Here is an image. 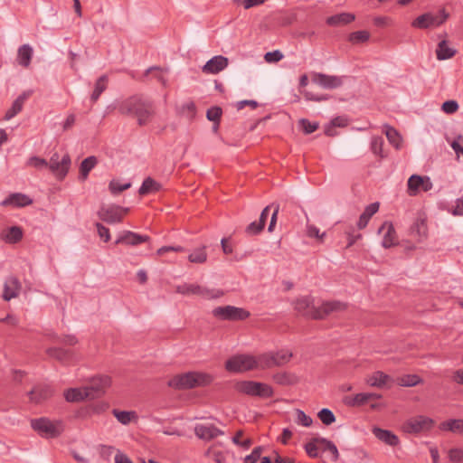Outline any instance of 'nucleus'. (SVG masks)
Instances as JSON below:
<instances>
[{
    "label": "nucleus",
    "mask_w": 463,
    "mask_h": 463,
    "mask_svg": "<svg viewBox=\"0 0 463 463\" xmlns=\"http://www.w3.org/2000/svg\"><path fill=\"white\" fill-rule=\"evenodd\" d=\"M118 109L122 115L137 118L139 126L149 123L156 113L153 102L138 95L123 100Z\"/></svg>",
    "instance_id": "f257e3e1"
},
{
    "label": "nucleus",
    "mask_w": 463,
    "mask_h": 463,
    "mask_svg": "<svg viewBox=\"0 0 463 463\" xmlns=\"http://www.w3.org/2000/svg\"><path fill=\"white\" fill-rule=\"evenodd\" d=\"M344 308L345 305L338 301L326 302L321 307H316L312 305V300L307 297L298 298L295 302L296 311L299 315L312 319H324L332 312Z\"/></svg>",
    "instance_id": "f03ea898"
},
{
    "label": "nucleus",
    "mask_w": 463,
    "mask_h": 463,
    "mask_svg": "<svg viewBox=\"0 0 463 463\" xmlns=\"http://www.w3.org/2000/svg\"><path fill=\"white\" fill-rule=\"evenodd\" d=\"M213 381V375L202 372H187L171 378L167 385L175 390H188L210 385Z\"/></svg>",
    "instance_id": "7ed1b4c3"
},
{
    "label": "nucleus",
    "mask_w": 463,
    "mask_h": 463,
    "mask_svg": "<svg viewBox=\"0 0 463 463\" xmlns=\"http://www.w3.org/2000/svg\"><path fill=\"white\" fill-rule=\"evenodd\" d=\"M449 18V13L445 8H441L437 14L426 12L419 15L411 22V25L416 29L427 30L442 25Z\"/></svg>",
    "instance_id": "20e7f679"
},
{
    "label": "nucleus",
    "mask_w": 463,
    "mask_h": 463,
    "mask_svg": "<svg viewBox=\"0 0 463 463\" xmlns=\"http://www.w3.org/2000/svg\"><path fill=\"white\" fill-rule=\"evenodd\" d=\"M225 369L230 373H243L259 369L258 358L249 354L235 355L226 361Z\"/></svg>",
    "instance_id": "39448f33"
},
{
    "label": "nucleus",
    "mask_w": 463,
    "mask_h": 463,
    "mask_svg": "<svg viewBox=\"0 0 463 463\" xmlns=\"http://www.w3.org/2000/svg\"><path fill=\"white\" fill-rule=\"evenodd\" d=\"M293 354L291 352H270L258 355V365L259 369L266 370L273 367H279L288 364L292 358Z\"/></svg>",
    "instance_id": "423d86ee"
},
{
    "label": "nucleus",
    "mask_w": 463,
    "mask_h": 463,
    "mask_svg": "<svg viewBox=\"0 0 463 463\" xmlns=\"http://www.w3.org/2000/svg\"><path fill=\"white\" fill-rule=\"evenodd\" d=\"M236 389L249 396L270 398L274 395V390L270 385L260 382L242 381L237 383Z\"/></svg>",
    "instance_id": "0eeeda50"
},
{
    "label": "nucleus",
    "mask_w": 463,
    "mask_h": 463,
    "mask_svg": "<svg viewBox=\"0 0 463 463\" xmlns=\"http://www.w3.org/2000/svg\"><path fill=\"white\" fill-rule=\"evenodd\" d=\"M212 314L217 319L223 321H243L250 316L245 308L230 305L217 307L213 309Z\"/></svg>",
    "instance_id": "6e6552de"
},
{
    "label": "nucleus",
    "mask_w": 463,
    "mask_h": 463,
    "mask_svg": "<svg viewBox=\"0 0 463 463\" xmlns=\"http://www.w3.org/2000/svg\"><path fill=\"white\" fill-rule=\"evenodd\" d=\"M111 385V378L109 375H99L90 379V384L85 387L89 399L94 400L102 397Z\"/></svg>",
    "instance_id": "1a4fd4ad"
},
{
    "label": "nucleus",
    "mask_w": 463,
    "mask_h": 463,
    "mask_svg": "<svg viewBox=\"0 0 463 463\" xmlns=\"http://www.w3.org/2000/svg\"><path fill=\"white\" fill-rule=\"evenodd\" d=\"M364 139L357 138L356 140L341 139L335 146V152L340 156H353L365 147Z\"/></svg>",
    "instance_id": "9d476101"
},
{
    "label": "nucleus",
    "mask_w": 463,
    "mask_h": 463,
    "mask_svg": "<svg viewBox=\"0 0 463 463\" xmlns=\"http://www.w3.org/2000/svg\"><path fill=\"white\" fill-rule=\"evenodd\" d=\"M434 426V420L429 417L419 415L408 420L402 426L407 433H420L428 431Z\"/></svg>",
    "instance_id": "9b49d317"
},
{
    "label": "nucleus",
    "mask_w": 463,
    "mask_h": 463,
    "mask_svg": "<svg viewBox=\"0 0 463 463\" xmlns=\"http://www.w3.org/2000/svg\"><path fill=\"white\" fill-rule=\"evenodd\" d=\"M71 164V160L69 154L64 155L60 162L58 153H54L47 167H49L51 172L54 174L58 179L62 180L67 175Z\"/></svg>",
    "instance_id": "f8f14e48"
},
{
    "label": "nucleus",
    "mask_w": 463,
    "mask_h": 463,
    "mask_svg": "<svg viewBox=\"0 0 463 463\" xmlns=\"http://www.w3.org/2000/svg\"><path fill=\"white\" fill-rule=\"evenodd\" d=\"M175 292L182 295H197L205 298H218L219 295L213 294V291L197 284L184 283L175 288Z\"/></svg>",
    "instance_id": "ddd939ff"
},
{
    "label": "nucleus",
    "mask_w": 463,
    "mask_h": 463,
    "mask_svg": "<svg viewBox=\"0 0 463 463\" xmlns=\"http://www.w3.org/2000/svg\"><path fill=\"white\" fill-rule=\"evenodd\" d=\"M121 209L122 206L115 204L109 207L101 206L97 214L102 222H105L109 224L121 222L123 221Z\"/></svg>",
    "instance_id": "4468645a"
},
{
    "label": "nucleus",
    "mask_w": 463,
    "mask_h": 463,
    "mask_svg": "<svg viewBox=\"0 0 463 463\" xmlns=\"http://www.w3.org/2000/svg\"><path fill=\"white\" fill-rule=\"evenodd\" d=\"M54 393L52 386L48 384H36L29 392L30 402L35 404L42 403L52 397Z\"/></svg>",
    "instance_id": "2eb2a0df"
},
{
    "label": "nucleus",
    "mask_w": 463,
    "mask_h": 463,
    "mask_svg": "<svg viewBox=\"0 0 463 463\" xmlns=\"http://www.w3.org/2000/svg\"><path fill=\"white\" fill-rule=\"evenodd\" d=\"M31 426L35 431L41 434H46L52 438H55L60 434L56 426L49 419L44 417L33 420Z\"/></svg>",
    "instance_id": "dca6fc26"
},
{
    "label": "nucleus",
    "mask_w": 463,
    "mask_h": 463,
    "mask_svg": "<svg viewBox=\"0 0 463 463\" xmlns=\"http://www.w3.org/2000/svg\"><path fill=\"white\" fill-rule=\"evenodd\" d=\"M150 237L147 235H141L131 231H125L115 241V244H124L126 246H137L144 242H148Z\"/></svg>",
    "instance_id": "f3484780"
},
{
    "label": "nucleus",
    "mask_w": 463,
    "mask_h": 463,
    "mask_svg": "<svg viewBox=\"0 0 463 463\" xmlns=\"http://www.w3.org/2000/svg\"><path fill=\"white\" fill-rule=\"evenodd\" d=\"M22 290V284L18 278L11 276L6 279L4 284L2 298L5 301H10L19 296Z\"/></svg>",
    "instance_id": "a211bd4d"
},
{
    "label": "nucleus",
    "mask_w": 463,
    "mask_h": 463,
    "mask_svg": "<svg viewBox=\"0 0 463 463\" xmlns=\"http://www.w3.org/2000/svg\"><path fill=\"white\" fill-rule=\"evenodd\" d=\"M312 80L321 86L324 89H336L342 86L343 80L341 77L334 76V75H326L324 73H315L313 75Z\"/></svg>",
    "instance_id": "6ab92c4d"
},
{
    "label": "nucleus",
    "mask_w": 463,
    "mask_h": 463,
    "mask_svg": "<svg viewBox=\"0 0 463 463\" xmlns=\"http://www.w3.org/2000/svg\"><path fill=\"white\" fill-rule=\"evenodd\" d=\"M195 435L204 440H211L223 432L215 427L213 424H198L194 428Z\"/></svg>",
    "instance_id": "aec40b11"
},
{
    "label": "nucleus",
    "mask_w": 463,
    "mask_h": 463,
    "mask_svg": "<svg viewBox=\"0 0 463 463\" xmlns=\"http://www.w3.org/2000/svg\"><path fill=\"white\" fill-rule=\"evenodd\" d=\"M228 66V58L217 55L210 59L203 66L204 73L216 74L224 70Z\"/></svg>",
    "instance_id": "412c9836"
},
{
    "label": "nucleus",
    "mask_w": 463,
    "mask_h": 463,
    "mask_svg": "<svg viewBox=\"0 0 463 463\" xmlns=\"http://www.w3.org/2000/svg\"><path fill=\"white\" fill-rule=\"evenodd\" d=\"M372 432L380 441L388 446L396 447L400 444L399 437L391 430L373 427Z\"/></svg>",
    "instance_id": "4be33fe9"
},
{
    "label": "nucleus",
    "mask_w": 463,
    "mask_h": 463,
    "mask_svg": "<svg viewBox=\"0 0 463 463\" xmlns=\"http://www.w3.org/2000/svg\"><path fill=\"white\" fill-rule=\"evenodd\" d=\"M33 203V200L26 194L14 193L11 194L8 197H6L2 203L3 206L12 205L14 207H24L31 205Z\"/></svg>",
    "instance_id": "5701e85b"
},
{
    "label": "nucleus",
    "mask_w": 463,
    "mask_h": 463,
    "mask_svg": "<svg viewBox=\"0 0 463 463\" xmlns=\"http://www.w3.org/2000/svg\"><path fill=\"white\" fill-rule=\"evenodd\" d=\"M275 383L282 386H291L299 383V377L290 372H278L272 375Z\"/></svg>",
    "instance_id": "b1692460"
},
{
    "label": "nucleus",
    "mask_w": 463,
    "mask_h": 463,
    "mask_svg": "<svg viewBox=\"0 0 463 463\" xmlns=\"http://www.w3.org/2000/svg\"><path fill=\"white\" fill-rule=\"evenodd\" d=\"M383 230H386V232L383 235L382 242L383 247L387 249L395 245L396 232L392 223L390 222H384L383 225L379 228L378 232H382Z\"/></svg>",
    "instance_id": "393cba45"
},
{
    "label": "nucleus",
    "mask_w": 463,
    "mask_h": 463,
    "mask_svg": "<svg viewBox=\"0 0 463 463\" xmlns=\"http://www.w3.org/2000/svg\"><path fill=\"white\" fill-rule=\"evenodd\" d=\"M379 207L380 203L378 202L370 203L365 207L364 213L360 215L357 222V228L359 230H363L367 226L372 216L379 211Z\"/></svg>",
    "instance_id": "a878e982"
},
{
    "label": "nucleus",
    "mask_w": 463,
    "mask_h": 463,
    "mask_svg": "<svg viewBox=\"0 0 463 463\" xmlns=\"http://www.w3.org/2000/svg\"><path fill=\"white\" fill-rule=\"evenodd\" d=\"M392 382L390 375L386 374L382 371L374 372L368 379L367 383L370 386L383 388Z\"/></svg>",
    "instance_id": "bb28decb"
},
{
    "label": "nucleus",
    "mask_w": 463,
    "mask_h": 463,
    "mask_svg": "<svg viewBox=\"0 0 463 463\" xmlns=\"http://www.w3.org/2000/svg\"><path fill=\"white\" fill-rule=\"evenodd\" d=\"M64 398L68 402H80L85 399H89V393L84 388H69L64 391Z\"/></svg>",
    "instance_id": "cd10ccee"
},
{
    "label": "nucleus",
    "mask_w": 463,
    "mask_h": 463,
    "mask_svg": "<svg viewBox=\"0 0 463 463\" xmlns=\"http://www.w3.org/2000/svg\"><path fill=\"white\" fill-rule=\"evenodd\" d=\"M355 16L351 13H341L326 18V24L330 26L345 25L354 21Z\"/></svg>",
    "instance_id": "c85d7f7f"
},
{
    "label": "nucleus",
    "mask_w": 463,
    "mask_h": 463,
    "mask_svg": "<svg viewBox=\"0 0 463 463\" xmlns=\"http://www.w3.org/2000/svg\"><path fill=\"white\" fill-rule=\"evenodd\" d=\"M97 164L98 159L95 156H90L85 158L80 165L79 180L81 182L87 180L90 172L96 166Z\"/></svg>",
    "instance_id": "c756f323"
},
{
    "label": "nucleus",
    "mask_w": 463,
    "mask_h": 463,
    "mask_svg": "<svg viewBox=\"0 0 463 463\" xmlns=\"http://www.w3.org/2000/svg\"><path fill=\"white\" fill-rule=\"evenodd\" d=\"M46 353L48 355L61 363H67L73 357V353L71 350H66L60 347H50L46 350Z\"/></svg>",
    "instance_id": "7c9ffc66"
},
{
    "label": "nucleus",
    "mask_w": 463,
    "mask_h": 463,
    "mask_svg": "<svg viewBox=\"0 0 463 463\" xmlns=\"http://www.w3.org/2000/svg\"><path fill=\"white\" fill-rule=\"evenodd\" d=\"M411 235L417 237L419 241L426 238L428 235L427 222L424 218H418L411 227Z\"/></svg>",
    "instance_id": "2f4dec72"
},
{
    "label": "nucleus",
    "mask_w": 463,
    "mask_h": 463,
    "mask_svg": "<svg viewBox=\"0 0 463 463\" xmlns=\"http://www.w3.org/2000/svg\"><path fill=\"white\" fill-rule=\"evenodd\" d=\"M112 414L123 425H128L131 421L137 420V415L135 411H119L113 409Z\"/></svg>",
    "instance_id": "473e14b6"
},
{
    "label": "nucleus",
    "mask_w": 463,
    "mask_h": 463,
    "mask_svg": "<svg viewBox=\"0 0 463 463\" xmlns=\"http://www.w3.org/2000/svg\"><path fill=\"white\" fill-rule=\"evenodd\" d=\"M457 51L448 46V42L443 40L439 43L436 54L437 58L439 61L447 60L452 58L456 54Z\"/></svg>",
    "instance_id": "72a5a7b5"
},
{
    "label": "nucleus",
    "mask_w": 463,
    "mask_h": 463,
    "mask_svg": "<svg viewBox=\"0 0 463 463\" xmlns=\"http://www.w3.org/2000/svg\"><path fill=\"white\" fill-rule=\"evenodd\" d=\"M322 439L321 437H316L305 444V450L310 458H316L318 457V451L322 450L323 448V444L320 441Z\"/></svg>",
    "instance_id": "f704fd0d"
},
{
    "label": "nucleus",
    "mask_w": 463,
    "mask_h": 463,
    "mask_svg": "<svg viewBox=\"0 0 463 463\" xmlns=\"http://www.w3.org/2000/svg\"><path fill=\"white\" fill-rule=\"evenodd\" d=\"M385 131L386 137L388 141L396 148L399 149L402 143V137L400 133L392 126L384 125L383 126Z\"/></svg>",
    "instance_id": "c9c22d12"
},
{
    "label": "nucleus",
    "mask_w": 463,
    "mask_h": 463,
    "mask_svg": "<svg viewBox=\"0 0 463 463\" xmlns=\"http://www.w3.org/2000/svg\"><path fill=\"white\" fill-rule=\"evenodd\" d=\"M161 187V184L155 181L152 177H146L143 181V184L138 190V194L140 195H146L147 194L159 191Z\"/></svg>",
    "instance_id": "e433bc0d"
},
{
    "label": "nucleus",
    "mask_w": 463,
    "mask_h": 463,
    "mask_svg": "<svg viewBox=\"0 0 463 463\" xmlns=\"http://www.w3.org/2000/svg\"><path fill=\"white\" fill-rule=\"evenodd\" d=\"M33 49L29 44H24L18 49V62L24 67H28L31 63Z\"/></svg>",
    "instance_id": "4c0bfd02"
},
{
    "label": "nucleus",
    "mask_w": 463,
    "mask_h": 463,
    "mask_svg": "<svg viewBox=\"0 0 463 463\" xmlns=\"http://www.w3.org/2000/svg\"><path fill=\"white\" fill-rule=\"evenodd\" d=\"M396 383L400 386L413 387L423 383V380L417 374H404L398 377Z\"/></svg>",
    "instance_id": "58836bf2"
},
{
    "label": "nucleus",
    "mask_w": 463,
    "mask_h": 463,
    "mask_svg": "<svg viewBox=\"0 0 463 463\" xmlns=\"http://www.w3.org/2000/svg\"><path fill=\"white\" fill-rule=\"evenodd\" d=\"M109 408V404L105 402H100L98 403L90 404L85 409H82L79 411L80 416L87 415V414H100L106 411Z\"/></svg>",
    "instance_id": "ea45409f"
},
{
    "label": "nucleus",
    "mask_w": 463,
    "mask_h": 463,
    "mask_svg": "<svg viewBox=\"0 0 463 463\" xmlns=\"http://www.w3.org/2000/svg\"><path fill=\"white\" fill-rule=\"evenodd\" d=\"M5 242L7 243H17L23 239V230L19 226H12L9 228L6 232V233L4 235V238Z\"/></svg>",
    "instance_id": "a19ab883"
},
{
    "label": "nucleus",
    "mask_w": 463,
    "mask_h": 463,
    "mask_svg": "<svg viewBox=\"0 0 463 463\" xmlns=\"http://www.w3.org/2000/svg\"><path fill=\"white\" fill-rule=\"evenodd\" d=\"M108 80L109 79L107 75H102L97 80L94 90L92 91V94L90 96V99L92 102H96L99 99L101 93L107 89Z\"/></svg>",
    "instance_id": "79ce46f5"
},
{
    "label": "nucleus",
    "mask_w": 463,
    "mask_h": 463,
    "mask_svg": "<svg viewBox=\"0 0 463 463\" xmlns=\"http://www.w3.org/2000/svg\"><path fill=\"white\" fill-rule=\"evenodd\" d=\"M439 429L442 430H449L451 432H463V420H449L440 423Z\"/></svg>",
    "instance_id": "37998d69"
},
{
    "label": "nucleus",
    "mask_w": 463,
    "mask_h": 463,
    "mask_svg": "<svg viewBox=\"0 0 463 463\" xmlns=\"http://www.w3.org/2000/svg\"><path fill=\"white\" fill-rule=\"evenodd\" d=\"M423 184V177L418 175H412L408 180V191L410 195H416Z\"/></svg>",
    "instance_id": "c03bdc74"
},
{
    "label": "nucleus",
    "mask_w": 463,
    "mask_h": 463,
    "mask_svg": "<svg viewBox=\"0 0 463 463\" xmlns=\"http://www.w3.org/2000/svg\"><path fill=\"white\" fill-rule=\"evenodd\" d=\"M320 441L323 444L322 451H329L331 453V461L335 463L339 459V452L336 446L326 438Z\"/></svg>",
    "instance_id": "a18cd8bd"
},
{
    "label": "nucleus",
    "mask_w": 463,
    "mask_h": 463,
    "mask_svg": "<svg viewBox=\"0 0 463 463\" xmlns=\"http://www.w3.org/2000/svg\"><path fill=\"white\" fill-rule=\"evenodd\" d=\"M369 38L370 33L368 31L363 30L351 33L348 36V41L353 44H359L367 42Z\"/></svg>",
    "instance_id": "49530a36"
},
{
    "label": "nucleus",
    "mask_w": 463,
    "mask_h": 463,
    "mask_svg": "<svg viewBox=\"0 0 463 463\" xmlns=\"http://www.w3.org/2000/svg\"><path fill=\"white\" fill-rule=\"evenodd\" d=\"M369 401L366 392H360L354 395L353 398H345V403L347 406L355 407L362 406Z\"/></svg>",
    "instance_id": "de8ad7c7"
},
{
    "label": "nucleus",
    "mask_w": 463,
    "mask_h": 463,
    "mask_svg": "<svg viewBox=\"0 0 463 463\" xmlns=\"http://www.w3.org/2000/svg\"><path fill=\"white\" fill-rule=\"evenodd\" d=\"M317 417L322 421V423L326 426L331 425L336 420L333 411L327 408L320 410L317 413Z\"/></svg>",
    "instance_id": "09e8293b"
},
{
    "label": "nucleus",
    "mask_w": 463,
    "mask_h": 463,
    "mask_svg": "<svg viewBox=\"0 0 463 463\" xmlns=\"http://www.w3.org/2000/svg\"><path fill=\"white\" fill-rule=\"evenodd\" d=\"M207 254L205 252V247L196 249L193 253L188 256L189 261L193 263H203L206 261Z\"/></svg>",
    "instance_id": "8fccbe9b"
},
{
    "label": "nucleus",
    "mask_w": 463,
    "mask_h": 463,
    "mask_svg": "<svg viewBox=\"0 0 463 463\" xmlns=\"http://www.w3.org/2000/svg\"><path fill=\"white\" fill-rule=\"evenodd\" d=\"M383 139L382 137H373L371 142V150L372 152L379 156L381 158H383L385 156L383 153Z\"/></svg>",
    "instance_id": "3c124183"
},
{
    "label": "nucleus",
    "mask_w": 463,
    "mask_h": 463,
    "mask_svg": "<svg viewBox=\"0 0 463 463\" xmlns=\"http://www.w3.org/2000/svg\"><path fill=\"white\" fill-rule=\"evenodd\" d=\"M222 109L219 106H213L207 109L206 118L213 122L221 121Z\"/></svg>",
    "instance_id": "603ef678"
},
{
    "label": "nucleus",
    "mask_w": 463,
    "mask_h": 463,
    "mask_svg": "<svg viewBox=\"0 0 463 463\" xmlns=\"http://www.w3.org/2000/svg\"><path fill=\"white\" fill-rule=\"evenodd\" d=\"M299 125L301 126L304 133L307 135L315 132L319 127L317 122H310L307 118H301L299 120Z\"/></svg>",
    "instance_id": "864d4df0"
},
{
    "label": "nucleus",
    "mask_w": 463,
    "mask_h": 463,
    "mask_svg": "<svg viewBox=\"0 0 463 463\" xmlns=\"http://www.w3.org/2000/svg\"><path fill=\"white\" fill-rule=\"evenodd\" d=\"M297 422L304 427H310L313 423L311 417L307 415L302 410L297 409Z\"/></svg>",
    "instance_id": "5fc2aeb1"
},
{
    "label": "nucleus",
    "mask_w": 463,
    "mask_h": 463,
    "mask_svg": "<svg viewBox=\"0 0 463 463\" xmlns=\"http://www.w3.org/2000/svg\"><path fill=\"white\" fill-rule=\"evenodd\" d=\"M131 186V183H126L124 184H120L118 182L112 180L109 182V190L111 194H118L127 189H128Z\"/></svg>",
    "instance_id": "6e6d98bb"
},
{
    "label": "nucleus",
    "mask_w": 463,
    "mask_h": 463,
    "mask_svg": "<svg viewBox=\"0 0 463 463\" xmlns=\"http://www.w3.org/2000/svg\"><path fill=\"white\" fill-rule=\"evenodd\" d=\"M449 458L454 463H463V449H450L449 450Z\"/></svg>",
    "instance_id": "4d7b16f0"
},
{
    "label": "nucleus",
    "mask_w": 463,
    "mask_h": 463,
    "mask_svg": "<svg viewBox=\"0 0 463 463\" xmlns=\"http://www.w3.org/2000/svg\"><path fill=\"white\" fill-rule=\"evenodd\" d=\"M441 109L447 114H453L458 109V104L453 99L446 100L443 102Z\"/></svg>",
    "instance_id": "13d9d810"
},
{
    "label": "nucleus",
    "mask_w": 463,
    "mask_h": 463,
    "mask_svg": "<svg viewBox=\"0 0 463 463\" xmlns=\"http://www.w3.org/2000/svg\"><path fill=\"white\" fill-rule=\"evenodd\" d=\"M307 235L310 238H317L318 241H323L326 232L320 233L319 229L315 225H308L307 228Z\"/></svg>",
    "instance_id": "bf43d9fd"
},
{
    "label": "nucleus",
    "mask_w": 463,
    "mask_h": 463,
    "mask_svg": "<svg viewBox=\"0 0 463 463\" xmlns=\"http://www.w3.org/2000/svg\"><path fill=\"white\" fill-rule=\"evenodd\" d=\"M263 229L264 226L261 223L259 222H252L246 227L245 232L249 235H256L259 234Z\"/></svg>",
    "instance_id": "052dcab7"
},
{
    "label": "nucleus",
    "mask_w": 463,
    "mask_h": 463,
    "mask_svg": "<svg viewBox=\"0 0 463 463\" xmlns=\"http://www.w3.org/2000/svg\"><path fill=\"white\" fill-rule=\"evenodd\" d=\"M95 225L99 238L103 240L104 242H108L110 240L109 230L100 222H97Z\"/></svg>",
    "instance_id": "680f3d73"
},
{
    "label": "nucleus",
    "mask_w": 463,
    "mask_h": 463,
    "mask_svg": "<svg viewBox=\"0 0 463 463\" xmlns=\"http://www.w3.org/2000/svg\"><path fill=\"white\" fill-rule=\"evenodd\" d=\"M283 58V54L280 51L276 50L273 52H266L264 59L267 62H278Z\"/></svg>",
    "instance_id": "e2e57ef3"
},
{
    "label": "nucleus",
    "mask_w": 463,
    "mask_h": 463,
    "mask_svg": "<svg viewBox=\"0 0 463 463\" xmlns=\"http://www.w3.org/2000/svg\"><path fill=\"white\" fill-rule=\"evenodd\" d=\"M32 91H24L21 95L17 97V99L13 102V107L17 109V110L21 111L23 109L24 103L25 99L31 95Z\"/></svg>",
    "instance_id": "0e129e2a"
},
{
    "label": "nucleus",
    "mask_w": 463,
    "mask_h": 463,
    "mask_svg": "<svg viewBox=\"0 0 463 463\" xmlns=\"http://www.w3.org/2000/svg\"><path fill=\"white\" fill-rule=\"evenodd\" d=\"M28 163H29V165H31L36 168L47 167V165H48V162L45 159L40 158L38 156H32L29 159Z\"/></svg>",
    "instance_id": "69168bd1"
},
{
    "label": "nucleus",
    "mask_w": 463,
    "mask_h": 463,
    "mask_svg": "<svg viewBox=\"0 0 463 463\" xmlns=\"http://www.w3.org/2000/svg\"><path fill=\"white\" fill-rule=\"evenodd\" d=\"M245 106H250L252 109H255L258 108L259 103L256 100L244 99L237 102L236 104V108L238 110L242 109Z\"/></svg>",
    "instance_id": "338daca9"
},
{
    "label": "nucleus",
    "mask_w": 463,
    "mask_h": 463,
    "mask_svg": "<svg viewBox=\"0 0 463 463\" xmlns=\"http://www.w3.org/2000/svg\"><path fill=\"white\" fill-rule=\"evenodd\" d=\"M115 463H134L125 453L118 450L115 455Z\"/></svg>",
    "instance_id": "774afa93"
}]
</instances>
